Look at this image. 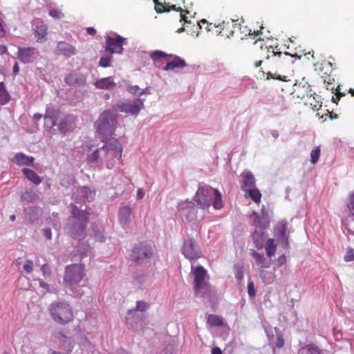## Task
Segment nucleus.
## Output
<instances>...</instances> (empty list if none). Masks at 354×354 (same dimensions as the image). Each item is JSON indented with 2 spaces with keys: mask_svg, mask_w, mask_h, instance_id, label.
Wrapping results in <instances>:
<instances>
[{
  "mask_svg": "<svg viewBox=\"0 0 354 354\" xmlns=\"http://www.w3.org/2000/svg\"><path fill=\"white\" fill-rule=\"evenodd\" d=\"M116 116L109 110L103 111L95 123L96 133L102 142L111 136L116 128Z\"/></svg>",
  "mask_w": 354,
  "mask_h": 354,
  "instance_id": "f257e3e1",
  "label": "nucleus"
},
{
  "mask_svg": "<svg viewBox=\"0 0 354 354\" xmlns=\"http://www.w3.org/2000/svg\"><path fill=\"white\" fill-rule=\"evenodd\" d=\"M71 214L76 219L72 225L71 236L73 238H80L85 234V229L88 223V212L80 210L75 205H71Z\"/></svg>",
  "mask_w": 354,
  "mask_h": 354,
  "instance_id": "f03ea898",
  "label": "nucleus"
},
{
  "mask_svg": "<svg viewBox=\"0 0 354 354\" xmlns=\"http://www.w3.org/2000/svg\"><path fill=\"white\" fill-rule=\"evenodd\" d=\"M265 48L267 50L268 55L266 59L268 60L267 64L266 66V69L268 71L266 74V80H269L271 79L277 80L279 81L287 82L288 77L286 75H281L277 74V72L272 73L271 70H273L272 65L274 64H279L280 62V57L282 55L281 52L275 51L274 49L272 47L266 46Z\"/></svg>",
  "mask_w": 354,
  "mask_h": 354,
  "instance_id": "7ed1b4c3",
  "label": "nucleus"
},
{
  "mask_svg": "<svg viewBox=\"0 0 354 354\" xmlns=\"http://www.w3.org/2000/svg\"><path fill=\"white\" fill-rule=\"evenodd\" d=\"M50 311L53 319L61 324L72 321L73 317L71 306L64 302L53 303Z\"/></svg>",
  "mask_w": 354,
  "mask_h": 354,
  "instance_id": "20e7f679",
  "label": "nucleus"
},
{
  "mask_svg": "<svg viewBox=\"0 0 354 354\" xmlns=\"http://www.w3.org/2000/svg\"><path fill=\"white\" fill-rule=\"evenodd\" d=\"M200 24L201 27H202L201 24H206L207 26L205 28L207 31H213L214 29H215L214 31L216 34L228 38L233 36L234 31L238 28V24L234 20L227 21H223L218 26H216V24H208L205 19L201 20Z\"/></svg>",
  "mask_w": 354,
  "mask_h": 354,
  "instance_id": "39448f33",
  "label": "nucleus"
},
{
  "mask_svg": "<svg viewBox=\"0 0 354 354\" xmlns=\"http://www.w3.org/2000/svg\"><path fill=\"white\" fill-rule=\"evenodd\" d=\"M104 152V158L106 162V167L111 169L114 166V161L112 158L121 159L122 154V147L117 140L106 143L100 149Z\"/></svg>",
  "mask_w": 354,
  "mask_h": 354,
  "instance_id": "423d86ee",
  "label": "nucleus"
},
{
  "mask_svg": "<svg viewBox=\"0 0 354 354\" xmlns=\"http://www.w3.org/2000/svg\"><path fill=\"white\" fill-rule=\"evenodd\" d=\"M85 266L83 264H73L66 267L64 283L66 286L77 285L84 277Z\"/></svg>",
  "mask_w": 354,
  "mask_h": 354,
  "instance_id": "0eeeda50",
  "label": "nucleus"
},
{
  "mask_svg": "<svg viewBox=\"0 0 354 354\" xmlns=\"http://www.w3.org/2000/svg\"><path fill=\"white\" fill-rule=\"evenodd\" d=\"M152 256L151 247L145 243L135 245L130 255L132 261L136 263H142L145 259H149Z\"/></svg>",
  "mask_w": 354,
  "mask_h": 354,
  "instance_id": "6e6552de",
  "label": "nucleus"
},
{
  "mask_svg": "<svg viewBox=\"0 0 354 354\" xmlns=\"http://www.w3.org/2000/svg\"><path fill=\"white\" fill-rule=\"evenodd\" d=\"M149 307L147 302L144 301H138L136 306L134 308L129 309L126 317V322L132 328H137L138 322L142 321V315L137 314V311L144 312Z\"/></svg>",
  "mask_w": 354,
  "mask_h": 354,
  "instance_id": "1a4fd4ad",
  "label": "nucleus"
},
{
  "mask_svg": "<svg viewBox=\"0 0 354 354\" xmlns=\"http://www.w3.org/2000/svg\"><path fill=\"white\" fill-rule=\"evenodd\" d=\"M105 51L110 53L121 54L123 52V46L127 44L126 39L119 35L115 34L114 37L105 36Z\"/></svg>",
  "mask_w": 354,
  "mask_h": 354,
  "instance_id": "9d476101",
  "label": "nucleus"
},
{
  "mask_svg": "<svg viewBox=\"0 0 354 354\" xmlns=\"http://www.w3.org/2000/svg\"><path fill=\"white\" fill-rule=\"evenodd\" d=\"M144 108V102L140 99H136L131 102L122 103L114 106L115 111L123 112L131 115H138L142 109Z\"/></svg>",
  "mask_w": 354,
  "mask_h": 354,
  "instance_id": "9b49d317",
  "label": "nucleus"
},
{
  "mask_svg": "<svg viewBox=\"0 0 354 354\" xmlns=\"http://www.w3.org/2000/svg\"><path fill=\"white\" fill-rule=\"evenodd\" d=\"M192 273L194 277V288H206L208 286L209 277L207 270L203 266H192Z\"/></svg>",
  "mask_w": 354,
  "mask_h": 354,
  "instance_id": "f8f14e48",
  "label": "nucleus"
},
{
  "mask_svg": "<svg viewBox=\"0 0 354 354\" xmlns=\"http://www.w3.org/2000/svg\"><path fill=\"white\" fill-rule=\"evenodd\" d=\"M212 189L200 187L194 196V201L203 209H207L211 205Z\"/></svg>",
  "mask_w": 354,
  "mask_h": 354,
  "instance_id": "ddd939ff",
  "label": "nucleus"
},
{
  "mask_svg": "<svg viewBox=\"0 0 354 354\" xmlns=\"http://www.w3.org/2000/svg\"><path fill=\"white\" fill-rule=\"evenodd\" d=\"M264 328L270 344H275L279 348H282L284 345V339L283 335L279 328L277 326L274 328L269 326Z\"/></svg>",
  "mask_w": 354,
  "mask_h": 354,
  "instance_id": "4468645a",
  "label": "nucleus"
},
{
  "mask_svg": "<svg viewBox=\"0 0 354 354\" xmlns=\"http://www.w3.org/2000/svg\"><path fill=\"white\" fill-rule=\"evenodd\" d=\"M322 78L326 84V89L332 91L334 90L337 91L335 95L333 96L332 100L333 102L337 103L340 97L345 95V93L340 92L339 86H336L335 78L331 75V73H328V71L324 72V73L322 75Z\"/></svg>",
  "mask_w": 354,
  "mask_h": 354,
  "instance_id": "2eb2a0df",
  "label": "nucleus"
},
{
  "mask_svg": "<svg viewBox=\"0 0 354 354\" xmlns=\"http://www.w3.org/2000/svg\"><path fill=\"white\" fill-rule=\"evenodd\" d=\"M182 252L185 258L189 260L198 259L201 256L200 250H198L192 239H187L184 241Z\"/></svg>",
  "mask_w": 354,
  "mask_h": 354,
  "instance_id": "dca6fc26",
  "label": "nucleus"
},
{
  "mask_svg": "<svg viewBox=\"0 0 354 354\" xmlns=\"http://www.w3.org/2000/svg\"><path fill=\"white\" fill-rule=\"evenodd\" d=\"M287 230V223L284 221L278 222L274 227L275 235L278 237L279 241L281 242L283 246L286 248L289 245L288 233Z\"/></svg>",
  "mask_w": 354,
  "mask_h": 354,
  "instance_id": "f3484780",
  "label": "nucleus"
},
{
  "mask_svg": "<svg viewBox=\"0 0 354 354\" xmlns=\"http://www.w3.org/2000/svg\"><path fill=\"white\" fill-rule=\"evenodd\" d=\"M185 66L186 62L185 59L172 55V57L168 58L166 65L162 67V70L167 71L174 70L175 68H183Z\"/></svg>",
  "mask_w": 354,
  "mask_h": 354,
  "instance_id": "a211bd4d",
  "label": "nucleus"
},
{
  "mask_svg": "<svg viewBox=\"0 0 354 354\" xmlns=\"http://www.w3.org/2000/svg\"><path fill=\"white\" fill-rule=\"evenodd\" d=\"M172 57L171 54H167L161 50H155L150 54V57L153 62L154 65L158 68H162L164 66V61L167 62L168 58Z\"/></svg>",
  "mask_w": 354,
  "mask_h": 354,
  "instance_id": "6ab92c4d",
  "label": "nucleus"
},
{
  "mask_svg": "<svg viewBox=\"0 0 354 354\" xmlns=\"http://www.w3.org/2000/svg\"><path fill=\"white\" fill-rule=\"evenodd\" d=\"M64 82L70 86H83L86 82V77L82 73H72L65 77Z\"/></svg>",
  "mask_w": 354,
  "mask_h": 354,
  "instance_id": "aec40b11",
  "label": "nucleus"
},
{
  "mask_svg": "<svg viewBox=\"0 0 354 354\" xmlns=\"http://www.w3.org/2000/svg\"><path fill=\"white\" fill-rule=\"evenodd\" d=\"M59 115V111L55 109H48L44 115L45 125L49 128L55 126Z\"/></svg>",
  "mask_w": 354,
  "mask_h": 354,
  "instance_id": "412c9836",
  "label": "nucleus"
},
{
  "mask_svg": "<svg viewBox=\"0 0 354 354\" xmlns=\"http://www.w3.org/2000/svg\"><path fill=\"white\" fill-rule=\"evenodd\" d=\"M57 49L59 53L66 57L73 56L77 52L75 46L64 41H59L57 45Z\"/></svg>",
  "mask_w": 354,
  "mask_h": 354,
  "instance_id": "4be33fe9",
  "label": "nucleus"
},
{
  "mask_svg": "<svg viewBox=\"0 0 354 354\" xmlns=\"http://www.w3.org/2000/svg\"><path fill=\"white\" fill-rule=\"evenodd\" d=\"M35 50L33 47L19 48L18 58L24 63H29L35 55Z\"/></svg>",
  "mask_w": 354,
  "mask_h": 354,
  "instance_id": "5701e85b",
  "label": "nucleus"
},
{
  "mask_svg": "<svg viewBox=\"0 0 354 354\" xmlns=\"http://www.w3.org/2000/svg\"><path fill=\"white\" fill-rule=\"evenodd\" d=\"M34 160L32 156H28L22 153H16L13 158V161L19 166H32Z\"/></svg>",
  "mask_w": 354,
  "mask_h": 354,
  "instance_id": "b1692460",
  "label": "nucleus"
},
{
  "mask_svg": "<svg viewBox=\"0 0 354 354\" xmlns=\"http://www.w3.org/2000/svg\"><path fill=\"white\" fill-rule=\"evenodd\" d=\"M315 70L322 76L324 72L332 73L333 71V64L331 62L322 60L314 64Z\"/></svg>",
  "mask_w": 354,
  "mask_h": 354,
  "instance_id": "393cba45",
  "label": "nucleus"
},
{
  "mask_svg": "<svg viewBox=\"0 0 354 354\" xmlns=\"http://www.w3.org/2000/svg\"><path fill=\"white\" fill-rule=\"evenodd\" d=\"M94 84L97 88L105 90L113 89L115 86V83L111 77L100 79Z\"/></svg>",
  "mask_w": 354,
  "mask_h": 354,
  "instance_id": "a878e982",
  "label": "nucleus"
},
{
  "mask_svg": "<svg viewBox=\"0 0 354 354\" xmlns=\"http://www.w3.org/2000/svg\"><path fill=\"white\" fill-rule=\"evenodd\" d=\"M268 102L270 105L279 107L280 109H283L285 107L284 97L280 94L274 93L270 95Z\"/></svg>",
  "mask_w": 354,
  "mask_h": 354,
  "instance_id": "bb28decb",
  "label": "nucleus"
},
{
  "mask_svg": "<svg viewBox=\"0 0 354 354\" xmlns=\"http://www.w3.org/2000/svg\"><path fill=\"white\" fill-rule=\"evenodd\" d=\"M22 173L25 176V177L33 184L37 185H39L42 182V178L38 176V174L35 172L33 170L24 168L21 170Z\"/></svg>",
  "mask_w": 354,
  "mask_h": 354,
  "instance_id": "cd10ccee",
  "label": "nucleus"
},
{
  "mask_svg": "<svg viewBox=\"0 0 354 354\" xmlns=\"http://www.w3.org/2000/svg\"><path fill=\"white\" fill-rule=\"evenodd\" d=\"M255 187V178L253 174L250 172L247 173L243 176V185H241V189L245 192L250 189H253Z\"/></svg>",
  "mask_w": 354,
  "mask_h": 354,
  "instance_id": "c85d7f7f",
  "label": "nucleus"
},
{
  "mask_svg": "<svg viewBox=\"0 0 354 354\" xmlns=\"http://www.w3.org/2000/svg\"><path fill=\"white\" fill-rule=\"evenodd\" d=\"M131 214V209L129 206L125 205L121 207L119 210V219L120 223L124 225L129 223Z\"/></svg>",
  "mask_w": 354,
  "mask_h": 354,
  "instance_id": "c756f323",
  "label": "nucleus"
},
{
  "mask_svg": "<svg viewBox=\"0 0 354 354\" xmlns=\"http://www.w3.org/2000/svg\"><path fill=\"white\" fill-rule=\"evenodd\" d=\"M207 324L211 327H223L225 326L223 317L213 314L208 315Z\"/></svg>",
  "mask_w": 354,
  "mask_h": 354,
  "instance_id": "7c9ffc66",
  "label": "nucleus"
},
{
  "mask_svg": "<svg viewBox=\"0 0 354 354\" xmlns=\"http://www.w3.org/2000/svg\"><path fill=\"white\" fill-rule=\"evenodd\" d=\"M298 354H322V351L316 345L310 344L301 347Z\"/></svg>",
  "mask_w": 354,
  "mask_h": 354,
  "instance_id": "2f4dec72",
  "label": "nucleus"
},
{
  "mask_svg": "<svg viewBox=\"0 0 354 354\" xmlns=\"http://www.w3.org/2000/svg\"><path fill=\"white\" fill-rule=\"evenodd\" d=\"M295 92H297V97L300 98H304L306 95H310V86L306 84H302L301 83H299V84L295 85Z\"/></svg>",
  "mask_w": 354,
  "mask_h": 354,
  "instance_id": "473e14b6",
  "label": "nucleus"
},
{
  "mask_svg": "<svg viewBox=\"0 0 354 354\" xmlns=\"http://www.w3.org/2000/svg\"><path fill=\"white\" fill-rule=\"evenodd\" d=\"M245 196L250 197L255 203H260L261 200V194L260 191L257 188L250 189L245 192Z\"/></svg>",
  "mask_w": 354,
  "mask_h": 354,
  "instance_id": "72a5a7b5",
  "label": "nucleus"
},
{
  "mask_svg": "<svg viewBox=\"0 0 354 354\" xmlns=\"http://www.w3.org/2000/svg\"><path fill=\"white\" fill-rule=\"evenodd\" d=\"M47 35V27L46 25H42L39 27H37L35 30V37L38 42H43L45 40V37Z\"/></svg>",
  "mask_w": 354,
  "mask_h": 354,
  "instance_id": "f704fd0d",
  "label": "nucleus"
},
{
  "mask_svg": "<svg viewBox=\"0 0 354 354\" xmlns=\"http://www.w3.org/2000/svg\"><path fill=\"white\" fill-rule=\"evenodd\" d=\"M277 249V245L274 243L273 239H269L266 241V254L269 257H272L274 255Z\"/></svg>",
  "mask_w": 354,
  "mask_h": 354,
  "instance_id": "c9c22d12",
  "label": "nucleus"
},
{
  "mask_svg": "<svg viewBox=\"0 0 354 354\" xmlns=\"http://www.w3.org/2000/svg\"><path fill=\"white\" fill-rule=\"evenodd\" d=\"M214 198L213 201V207L215 209H221L223 206V201L221 194L217 189H214Z\"/></svg>",
  "mask_w": 354,
  "mask_h": 354,
  "instance_id": "e433bc0d",
  "label": "nucleus"
},
{
  "mask_svg": "<svg viewBox=\"0 0 354 354\" xmlns=\"http://www.w3.org/2000/svg\"><path fill=\"white\" fill-rule=\"evenodd\" d=\"M10 100V95L3 82H0V104H6Z\"/></svg>",
  "mask_w": 354,
  "mask_h": 354,
  "instance_id": "4c0bfd02",
  "label": "nucleus"
},
{
  "mask_svg": "<svg viewBox=\"0 0 354 354\" xmlns=\"http://www.w3.org/2000/svg\"><path fill=\"white\" fill-rule=\"evenodd\" d=\"M155 3V10L158 13H162L163 12H169V8L168 4L165 3H160L158 0H153Z\"/></svg>",
  "mask_w": 354,
  "mask_h": 354,
  "instance_id": "58836bf2",
  "label": "nucleus"
},
{
  "mask_svg": "<svg viewBox=\"0 0 354 354\" xmlns=\"http://www.w3.org/2000/svg\"><path fill=\"white\" fill-rule=\"evenodd\" d=\"M48 15L55 19H61L65 16L61 10L57 8L49 9Z\"/></svg>",
  "mask_w": 354,
  "mask_h": 354,
  "instance_id": "ea45409f",
  "label": "nucleus"
},
{
  "mask_svg": "<svg viewBox=\"0 0 354 354\" xmlns=\"http://www.w3.org/2000/svg\"><path fill=\"white\" fill-rule=\"evenodd\" d=\"M320 148L319 147H316L313 149L310 153V162L313 164H315L320 156Z\"/></svg>",
  "mask_w": 354,
  "mask_h": 354,
  "instance_id": "a19ab883",
  "label": "nucleus"
},
{
  "mask_svg": "<svg viewBox=\"0 0 354 354\" xmlns=\"http://www.w3.org/2000/svg\"><path fill=\"white\" fill-rule=\"evenodd\" d=\"M112 59V54L102 56L100 60L99 65L102 67L106 68L109 66L110 62Z\"/></svg>",
  "mask_w": 354,
  "mask_h": 354,
  "instance_id": "79ce46f5",
  "label": "nucleus"
},
{
  "mask_svg": "<svg viewBox=\"0 0 354 354\" xmlns=\"http://www.w3.org/2000/svg\"><path fill=\"white\" fill-rule=\"evenodd\" d=\"M167 8H169V10H174L176 11L180 12V22H184V23L188 22L187 17L186 15L183 13L185 11L181 8H176V5L169 6V7H167Z\"/></svg>",
  "mask_w": 354,
  "mask_h": 354,
  "instance_id": "37998d69",
  "label": "nucleus"
},
{
  "mask_svg": "<svg viewBox=\"0 0 354 354\" xmlns=\"http://www.w3.org/2000/svg\"><path fill=\"white\" fill-rule=\"evenodd\" d=\"M100 149H97L91 153L88 154L86 157V161L88 163H92L97 161L100 158Z\"/></svg>",
  "mask_w": 354,
  "mask_h": 354,
  "instance_id": "c03bdc74",
  "label": "nucleus"
},
{
  "mask_svg": "<svg viewBox=\"0 0 354 354\" xmlns=\"http://www.w3.org/2000/svg\"><path fill=\"white\" fill-rule=\"evenodd\" d=\"M64 337L65 339L63 343V346L67 352H71L73 347L74 342L71 337H67L66 336H64Z\"/></svg>",
  "mask_w": 354,
  "mask_h": 354,
  "instance_id": "a18cd8bd",
  "label": "nucleus"
},
{
  "mask_svg": "<svg viewBox=\"0 0 354 354\" xmlns=\"http://www.w3.org/2000/svg\"><path fill=\"white\" fill-rule=\"evenodd\" d=\"M234 274L235 277L240 284L241 281H242L243 278V267L236 266H234Z\"/></svg>",
  "mask_w": 354,
  "mask_h": 354,
  "instance_id": "49530a36",
  "label": "nucleus"
},
{
  "mask_svg": "<svg viewBox=\"0 0 354 354\" xmlns=\"http://www.w3.org/2000/svg\"><path fill=\"white\" fill-rule=\"evenodd\" d=\"M33 261L31 260H26L23 266V271L26 274H30L33 270Z\"/></svg>",
  "mask_w": 354,
  "mask_h": 354,
  "instance_id": "de8ad7c7",
  "label": "nucleus"
},
{
  "mask_svg": "<svg viewBox=\"0 0 354 354\" xmlns=\"http://www.w3.org/2000/svg\"><path fill=\"white\" fill-rule=\"evenodd\" d=\"M82 289H66V293L74 297H80L82 295Z\"/></svg>",
  "mask_w": 354,
  "mask_h": 354,
  "instance_id": "09e8293b",
  "label": "nucleus"
},
{
  "mask_svg": "<svg viewBox=\"0 0 354 354\" xmlns=\"http://www.w3.org/2000/svg\"><path fill=\"white\" fill-rule=\"evenodd\" d=\"M348 200L349 202L347 204V207L351 214L354 216V192L349 194Z\"/></svg>",
  "mask_w": 354,
  "mask_h": 354,
  "instance_id": "8fccbe9b",
  "label": "nucleus"
},
{
  "mask_svg": "<svg viewBox=\"0 0 354 354\" xmlns=\"http://www.w3.org/2000/svg\"><path fill=\"white\" fill-rule=\"evenodd\" d=\"M354 260V250L353 248H348L344 256V261L346 262H350Z\"/></svg>",
  "mask_w": 354,
  "mask_h": 354,
  "instance_id": "3c124183",
  "label": "nucleus"
},
{
  "mask_svg": "<svg viewBox=\"0 0 354 354\" xmlns=\"http://www.w3.org/2000/svg\"><path fill=\"white\" fill-rule=\"evenodd\" d=\"M83 192L85 194L84 197L87 201H91L94 199L95 196V192L94 191L88 190L87 188H84Z\"/></svg>",
  "mask_w": 354,
  "mask_h": 354,
  "instance_id": "603ef678",
  "label": "nucleus"
},
{
  "mask_svg": "<svg viewBox=\"0 0 354 354\" xmlns=\"http://www.w3.org/2000/svg\"><path fill=\"white\" fill-rule=\"evenodd\" d=\"M261 236V235L257 230H255L252 234V239L257 247H259L262 245V241L259 240Z\"/></svg>",
  "mask_w": 354,
  "mask_h": 354,
  "instance_id": "864d4df0",
  "label": "nucleus"
},
{
  "mask_svg": "<svg viewBox=\"0 0 354 354\" xmlns=\"http://www.w3.org/2000/svg\"><path fill=\"white\" fill-rule=\"evenodd\" d=\"M253 257L259 264H261L265 260L264 256L263 254H259L254 251L253 252Z\"/></svg>",
  "mask_w": 354,
  "mask_h": 354,
  "instance_id": "5fc2aeb1",
  "label": "nucleus"
},
{
  "mask_svg": "<svg viewBox=\"0 0 354 354\" xmlns=\"http://www.w3.org/2000/svg\"><path fill=\"white\" fill-rule=\"evenodd\" d=\"M41 272H43L44 276H50L51 270L49 265L44 264L41 266Z\"/></svg>",
  "mask_w": 354,
  "mask_h": 354,
  "instance_id": "6e6d98bb",
  "label": "nucleus"
},
{
  "mask_svg": "<svg viewBox=\"0 0 354 354\" xmlns=\"http://www.w3.org/2000/svg\"><path fill=\"white\" fill-rule=\"evenodd\" d=\"M140 91V87L137 85H134V86H130L128 87V91L131 93V94H138V93Z\"/></svg>",
  "mask_w": 354,
  "mask_h": 354,
  "instance_id": "4d7b16f0",
  "label": "nucleus"
},
{
  "mask_svg": "<svg viewBox=\"0 0 354 354\" xmlns=\"http://www.w3.org/2000/svg\"><path fill=\"white\" fill-rule=\"evenodd\" d=\"M43 232H44V235L45 236V237L50 240L52 239V232H51V230L50 228H46V229H44L43 230Z\"/></svg>",
  "mask_w": 354,
  "mask_h": 354,
  "instance_id": "13d9d810",
  "label": "nucleus"
},
{
  "mask_svg": "<svg viewBox=\"0 0 354 354\" xmlns=\"http://www.w3.org/2000/svg\"><path fill=\"white\" fill-rule=\"evenodd\" d=\"M59 128L62 131L66 132L68 130V127L65 122H62L59 123Z\"/></svg>",
  "mask_w": 354,
  "mask_h": 354,
  "instance_id": "bf43d9fd",
  "label": "nucleus"
},
{
  "mask_svg": "<svg viewBox=\"0 0 354 354\" xmlns=\"http://www.w3.org/2000/svg\"><path fill=\"white\" fill-rule=\"evenodd\" d=\"M86 31L88 35H92V36H94L96 34V30L93 27L86 28Z\"/></svg>",
  "mask_w": 354,
  "mask_h": 354,
  "instance_id": "052dcab7",
  "label": "nucleus"
},
{
  "mask_svg": "<svg viewBox=\"0 0 354 354\" xmlns=\"http://www.w3.org/2000/svg\"><path fill=\"white\" fill-rule=\"evenodd\" d=\"M248 295L251 299H253L257 295V289H248Z\"/></svg>",
  "mask_w": 354,
  "mask_h": 354,
  "instance_id": "680f3d73",
  "label": "nucleus"
},
{
  "mask_svg": "<svg viewBox=\"0 0 354 354\" xmlns=\"http://www.w3.org/2000/svg\"><path fill=\"white\" fill-rule=\"evenodd\" d=\"M145 196V192L144 191L142 190V189L141 188H139L138 190H137V198L138 199H142Z\"/></svg>",
  "mask_w": 354,
  "mask_h": 354,
  "instance_id": "e2e57ef3",
  "label": "nucleus"
},
{
  "mask_svg": "<svg viewBox=\"0 0 354 354\" xmlns=\"http://www.w3.org/2000/svg\"><path fill=\"white\" fill-rule=\"evenodd\" d=\"M212 354H223L222 351L218 347H214L212 349Z\"/></svg>",
  "mask_w": 354,
  "mask_h": 354,
  "instance_id": "0e129e2a",
  "label": "nucleus"
},
{
  "mask_svg": "<svg viewBox=\"0 0 354 354\" xmlns=\"http://www.w3.org/2000/svg\"><path fill=\"white\" fill-rule=\"evenodd\" d=\"M173 346L171 345H168L165 348V354H172Z\"/></svg>",
  "mask_w": 354,
  "mask_h": 354,
  "instance_id": "69168bd1",
  "label": "nucleus"
},
{
  "mask_svg": "<svg viewBox=\"0 0 354 354\" xmlns=\"http://www.w3.org/2000/svg\"><path fill=\"white\" fill-rule=\"evenodd\" d=\"M270 133L274 138H277L279 136V131L277 130H272Z\"/></svg>",
  "mask_w": 354,
  "mask_h": 354,
  "instance_id": "338daca9",
  "label": "nucleus"
},
{
  "mask_svg": "<svg viewBox=\"0 0 354 354\" xmlns=\"http://www.w3.org/2000/svg\"><path fill=\"white\" fill-rule=\"evenodd\" d=\"M7 50V48L6 46L0 45V55L3 54Z\"/></svg>",
  "mask_w": 354,
  "mask_h": 354,
  "instance_id": "774afa93",
  "label": "nucleus"
}]
</instances>
